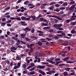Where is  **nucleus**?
I'll return each mask as SVG.
<instances>
[{
    "label": "nucleus",
    "instance_id": "obj_26",
    "mask_svg": "<svg viewBox=\"0 0 76 76\" xmlns=\"http://www.w3.org/2000/svg\"><path fill=\"white\" fill-rule=\"evenodd\" d=\"M20 9H23V10H24V11H25V10H26L27 9L25 8H24V7L23 6L20 8Z\"/></svg>",
    "mask_w": 76,
    "mask_h": 76
},
{
    "label": "nucleus",
    "instance_id": "obj_18",
    "mask_svg": "<svg viewBox=\"0 0 76 76\" xmlns=\"http://www.w3.org/2000/svg\"><path fill=\"white\" fill-rule=\"evenodd\" d=\"M31 18H32L33 20H35V19H36V16L35 15H31Z\"/></svg>",
    "mask_w": 76,
    "mask_h": 76
},
{
    "label": "nucleus",
    "instance_id": "obj_52",
    "mask_svg": "<svg viewBox=\"0 0 76 76\" xmlns=\"http://www.w3.org/2000/svg\"><path fill=\"white\" fill-rule=\"evenodd\" d=\"M35 66V64H34V63H32L31 64V67H33V66Z\"/></svg>",
    "mask_w": 76,
    "mask_h": 76
},
{
    "label": "nucleus",
    "instance_id": "obj_61",
    "mask_svg": "<svg viewBox=\"0 0 76 76\" xmlns=\"http://www.w3.org/2000/svg\"><path fill=\"white\" fill-rule=\"evenodd\" d=\"M12 22V20H9L8 21H7V23H11Z\"/></svg>",
    "mask_w": 76,
    "mask_h": 76
},
{
    "label": "nucleus",
    "instance_id": "obj_28",
    "mask_svg": "<svg viewBox=\"0 0 76 76\" xmlns=\"http://www.w3.org/2000/svg\"><path fill=\"white\" fill-rule=\"evenodd\" d=\"M71 32L72 34H76V31H75V30H72L71 31Z\"/></svg>",
    "mask_w": 76,
    "mask_h": 76
},
{
    "label": "nucleus",
    "instance_id": "obj_38",
    "mask_svg": "<svg viewBox=\"0 0 76 76\" xmlns=\"http://www.w3.org/2000/svg\"><path fill=\"white\" fill-rule=\"evenodd\" d=\"M67 3L66 2H65L63 4V6H67Z\"/></svg>",
    "mask_w": 76,
    "mask_h": 76
},
{
    "label": "nucleus",
    "instance_id": "obj_39",
    "mask_svg": "<svg viewBox=\"0 0 76 76\" xmlns=\"http://www.w3.org/2000/svg\"><path fill=\"white\" fill-rule=\"evenodd\" d=\"M69 4H75V1H72L70 2Z\"/></svg>",
    "mask_w": 76,
    "mask_h": 76
},
{
    "label": "nucleus",
    "instance_id": "obj_54",
    "mask_svg": "<svg viewBox=\"0 0 76 76\" xmlns=\"http://www.w3.org/2000/svg\"><path fill=\"white\" fill-rule=\"evenodd\" d=\"M30 51L32 52L33 51V50H34V49H33V48H32V47H31L30 48Z\"/></svg>",
    "mask_w": 76,
    "mask_h": 76
},
{
    "label": "nucleus",
    "instance_id": "obj_32",
    "mask_svg": "<svg viewBox=\"0 0 76 76\" xmlns=\"http://www.w3.org/2000/svg\"><path fill=\"white\" fill-rule=\"evenodd\" d=\"M67 36H69L70 37H72L73 36V35H72V34H67Z\"/></svg>",
    "mask_w": 76,
    "mask_h": 76
},
{
    "label": "nucleus",
    "instance_id": "obj_2",
    "mask_svg": "<svg viewBox=\"0 0 76 76\" xmlns=\"http://www.w3.org/2000/svg\"><path fill=\"white\" fill-rule=\"evenodd\" d=\"M31 30V28H29V27H27L25 28L24 29H23V31H25V33L26 34H27L28 32H30Z\"/></svg>",
    "mask_w": 76,
    "mask_h": 76
},
{
    "label": "nucleus",
    "instance_id": "obj_17",
    "mask_svg": "<svg viewBox=\"0 0 76 76\" xmlns=\"http://www.w3.org/2000/svg\"><path fill=\"white\" fill-rule=\"evenodd\" d=\"M37 44H38L39 46H41V45H42V43L39 41L38 42Z\"/></svg>",
    "mask_w": 76,
    "mask_h": 76
},
{
    "label": "nucleus",
    "instance_id": "obj_13",
    "mask_svg": "<svg viewBox=\"0 0 76 76\" xmlns=\"http://www.w3.org/2000/svg\"><path fill=\"white\" fill-rule=\"evenodd\" d=\"M39 36V37H42V36H44V34H43V32L42 31L41 32L39 33L38 34Z\"/></svg>",
    "mask_w": 76,
    "mask_h": 76
},
{
    "label": "nucleus",
    "instance_id": "obj_4",
    "mask_svg": "<svg viewBox=\"0 0 76 76\" xmlns=\"http://www.w3.org/2000/svg\"><path fill=\"white\" fill-rule=\"evenodd\" d=\"M16 50H17V48H16V47H12L11 48V51H12V52H13V53H15V52H16L15 51H16ZM14 50L15 51L13 50Z\"/></svg>",
    "mask_w": 76,
    "mask_h": 76
},
{
    "label": "nucleus",
    "instance_id": "obj_44",
    "mask_svg": "<svg viewBox=\"0 0 76 76\" xmlns=\"http://www.w3.org/2000/svg\"><path fill=\"white\" fill-rule=\"evenodd\" d=\"M10 19H11L12 20H16V18L15 17H10Z\"/></svg>",
    "mask_w": 76,
    "mask_h": 76
},
{
    "label": "nucleus",
    "instance_id": "obj_45",
    "mask_svg": "<svg viewBox=\"0 0 76 76\" xmlns=\"http://www.w3.org/2000/svg\"><path fill=\"white\" fill-rule=\"evenodd\" d=\"M60 59L58 58H55V60L56 61H60Z\"/></svg>",
    "mask_w": 76,
    "mask_h": 76
},
{
    "label": "nucleus",
    "instance_id": "obj_24",
    "mask_svg": "<svg viewBox=\"0 0 76 76\" xmlns=\"http://www.w3.org/2000/svg\"><path fill=\"white\" fill-rule=\"evenodd\" d=\"M71 24L72 25H76V22H71Z\"/></svg>",
    "mask_w": 76,
    "mask_h": 76
},
{
    "label": "nucleus",
    "instance_id": "obj_40",
    "mask_svg": "<svg viewBox=\"0 0 76 76\" xmlns=\"http://www.w3.org/2000/svg\"><path fill=\"white\" fill-rule=\"evenodd\" d=\"M15 19L17 20H21V18H20L19 17H18L16 18H15Z\"/></svg>",
    "mask_w": 76,
    "mask_h": 76
},
{
    "label": "nucleus",
    "instance_id": "obj_31",
    "mask_svg": "<svg viewBox=\"0 0 76 76\" xmlns=\"http://www.w3.org/2000/svg\"><path fill=\"white\" fill-rule=\"evenodd\" d=\"M31 38H35V39H37V36H31Z\"/></svg>",
    "mask_w": 76,
    "mask_h": 76
},
{
    "label": "nucleus",
    "instance_id": "obj_12",
    "mask_svg": "<svg viewBox=\"0 0 76 76\" xmlns=\"http://www.w3.org/2000/svg\"><path fill=\"white\" fill-rule=\"evenodd\" d=\"M63 74L64 75V76H67V75L69 76V74H68V72H64Z\"/></svg>",
    "mask_w": 76,
    "mask_h": 76
},
{
    "label": "nucleus",
    "instance_id": "obj_25",
    "mask_svg": "<svg viewBox=\"0 0 76 76\" xmlns=\"http://www.w3.org/2000/svg\"><path fill=\"white\" fill-rule=\"evenodd\" d=\"M21 18L22 19V20H25L26 17H25V16H23L21 17Z\"/></svg>",
    "mask_w": 76,
    "mask_h": 76
},
{
    "label": "nucleus",
    "instance_id": "obj_10",
    "mask_svg": "<svg viewBox=\"0 0 76 76\" xmlns=\"http://www.w3.org/2000/svg\"><path fill=\"white\" fill-rule=\"evenodd\" d=\"M73 20H74L72 19V18L70 19H67L66 20V22L67 23H69L70 22H72V21H73Z\"/></svg>",
    "mask_w": 76,
    "mask_h": 76
},
{
    "label": "nucleus",
    "instance_id": "obj_59",
    "mask_svg": "<svg viewBox=\"0 0 76 76\" xmlns=\"http://www.w3.org/2000/svg\"><path fill=\"white\" fill-rule=\"evenodd\" d=\"M31 33H34V31H35V29L34 28H33L32 29H31Z\"/></svg>",
    "mask_w": 76,
    "mask_h": 76
},
{
    "label": "nucleus",
    "instance_id": "obj_49",
    "mask_svg": "<svg viewBox=\"0 0 76 76\" xmlns=\"http://www.w3.org/2000/svg\"><path fill=\"white\" fill-rule=\"evenodd\" d=\"M39 20L40 21H43L44 20V18H40L39 19Z\"/></svg>",
    "mask_w": 76,
    "mask_h": 76
},
{
    "label": "nucleus",
    "instance_id": "obj_7",
    "mask_svg": "<svg viewBox=\"0 0 76 76\" xmlns=\"http://www.w3.org/2000/svg\"><path fill=\"white\" fill-rule=\"evenodd\" d=\"M75 6L76 5H75L73 4L69 8V10H73L75 9Z\"/></svg>",
    "mask_w": 76,
    "mask_h": 76
},
{
    "label": "nucleus",
    "instance_id": "obj_22",
    "mask_svg": "<svg viewBox=\"0 0 76 76\" xmlns=\"http://www.w3.org/2000/svg\"><path fill=\"white\" fill-rule=\"evenodd\" d=\"M16 59L17 60H20L21 59V58L20 57H19V56H17L16 57Z\"/></svg>",
    "mask_w": 76,
    "mask_h": 76
},
{
    "label": "nucleus",
    "instance_id": "obj_9",
    "mask_svg": "<svg viewBox=\"0 0 76 76\" xmlns=\"http://www.w3.org/2000/svg\"><path fill=\"white\" fill-rule=\"evenodd\" d=\"M45 66H37V68H39V69H45Z\"/></svg>",
    "mask_w": 76,
    "mask_h": 76
},
{
    "label": "nucleus",
    "instance_id": "obj_55",
    "mask_svg": "<svg viewBox=\"0 0 76 76\" xmlns=\"http://www.w3.org/2000/svg\"><path fill=\"white\" fill-rule=\"evenodd\" d=\"M60 10H64L65 9V7H61L60 8Z\"/></svg>",
    "mask_w": 76,
    "mask_h": 76
},
{
    "label": "nucleus",
    "instance_id": "obj_60",
    "mask_svg": "<svg viewBox=\"0 0 76 76\" xmlns=\"http://www.w3.org/2000/svg\"><path fill=\"white\" fill-rule=\"evenodd\" d=\"M54 38L55 39H58V37L57 36H56L54 37Z\"/></svg>",
    "mask_w": 76,
    "mask_h": 76
},
{
    "label": "nucleus",
    "instance_id": "obj_57",
    "mask_svg": "<svg viewBox=\"0 0 76 76\" xmlns=\"http://www.w3.org/2000/svg\"><path fill=\"white\" fill-rule=\"evenodd\" d=\"M64 38H67V39H70L71 38L67 36H64Z\"/></svg>",
    "mask_w": 76,
    "mask_h": 76
},
{
    "label": "nucleus",
    "instance_id": "obj_30",
    "mask_svg": "<svg viewBox=\"0 0 76 76\" xmlns=\"http://www.w3.org/2000/svg\"><path fill=\"white\" fill-rule=\"evenodd\" d=\"M28 3H29V1H26L24 2V4L25 5H26L27 4H28Z\"/></svg>",
    "mask_w": 76,
    "mask_h": 76
},
{
    "label": "nucleus",
    "instance_id": "obj_56",
    "mask_svg": "<svg viewBox=\"0 0 76 76\" xmlns=\"http://www.w3.org/2000/svg\"><path fill=\"white\" fill-rule=\"evenodd\" d=\"M63 31H57L58 34H60V33H63Z\"/></svg>",
    "mask_w": 76,
    "mask_h": 76
},
{
    "label": "nucleus",
    "instance_id": "obj_27",
    "mask_svg": "<svg viewBox=\"0 0 76 76\" xmlns=\"http://www.w3.org/2000/svg\"><path fill=\"white\" fill-rule=\"evenodd\" d=\"M50 63H51V64H54L56 63V62H54L53 61H52L50 60Z\"/></svg>",
    "mask_w": 76,
    "mask_h": 76
},
{
    "label": "nucleus",
    "instance_id": "obj_50",
    "mask_svg": "<svg viewBox=\"0 0 76 76\" xmlns=\"http://www.w3.org/2000/svg\"><path fill=\"white\" fill-rule=\"evenodd\" d=\"M69 44H70V45L72 46L73 45V42H71L69 43Z\"/></svg>",
    "mask_w": 76,
    "mask_h": 76
},
{
    "label": "nucleus",
    "instance_id": "obj_21",
    "mask_svg": "<svg viewBox=\"0 0 76 76\" xmlns=\"http://www.w3.org/2000/svg\"><path fill=\"white\" fill-rule=\"evenodd\" d=\"M54 6H55L54 5V6H50V7H49L50 10H53V8H54Z\"/></svg>",
    "mask_w": 76,
    "mask_h": 76
},
{
    "label": "nucleus",
    "instance_id": "obj_46",
    "mask_svg": "<svg viewBox=\"0 0 76 76\" xmlns=\"http://www.w3.org/2000/svg\"><path fill=\"white\" fill-rule=\"evenodd\" d=\"M28 6H34V4H32L31 3H30V4H28Z\"/></svg>",
    "mask_w": 76,
    "mask_h": 76
},
{
    "label": "nucleus",
    "instance_id": "obj_3",
    "mask_svg": "<svg viewBox=\"0 0 76 76\" xmlns=\"http://www.w3.org/2000/svg\"><path fill=\"white\" fill-rule=\"evenodd\" d=\"M62 26H63V24L60 23L59 24H54L53 25V26L55 28H57V27H58V28H61Z\"/></svg>",
    "mask_w": 76,
    "mask_h": 76
},
{
    "label": "nucleus",
    "instance_id": "obj_64",
    "mask_svg": "<svg viewBox=\"0 0 76 76\" xmlns=\"http://www.w3.org/2000/svg\"><path fill=\"white\" fill-rule=\"evenodd\" d=\"M18 66H16L14 67V69H18Z\"/></svg>",
    "mask_w": 76,
    "mask_h": 76
},
{
    "label": "nucleus",
    "instance_id": "obj_48",
    "mask_svg": "<svg viewBox=\"0 0 76 76\" xmlns=\"http://www.w3.org/2000/svg\"><path fill=\"white\" fill-rule=\"evenodd\" d=\"M35 74V72H34V71H33L32 72H30V75H34V74Z\"/></svg>",
    "mask_w": 76,
    "mask_h": 76
},
{
    "label": "nucleus",
    "instance_id": "obj_23",
    "mask_svg": "<svg viewBox=\"0 0 76 76\" xmlns=\"http://www.w3.org/2000/svg\"><path fill=\"white\" fill-rule=\"evenodd\" d=\"M75 74V72H73L69 74L68 76H71L72 75H74Z\"/></svg>",
    "mask_w": 76,
    "mask_h": 76
},
{
    "label": "nucleus",
    "instance_id": "obj_1",
    "mask_svg": "<svg viewBox=\"0 0 76 76\" xmlns=\"http://www.w3.org/2000/svg\"><path fill=\"white\" fill-rule=\"evenodd\" d=\"M49 17L50 18H56L58 20H62V18H61L60 17H58V16H56V15H49Z\"/></svg>",
    "mask_w": 76,
    "mask_h": 76
},
{
    "label": "nucleus",
    "instance_id": "obj_51",
    "mask_svg": "<svg viewBox=\"0 0 76 76\" xmlns=\"http://www.w3.org/2000/svg\"><path fill=\"white\" fill-rule=\"evenodd\" d=\"M10 9V7H7L6 8H5V9H4V10H9Z\"/></svg>",
    "mask_w": 76,
    "mask_h": 76
},
{
    "label": "nucleus",
    "instance_id": "obj_33",
    "mask_svg": "<svg viewBox=\"0 0 76 76\" xmlns=\"http://www.w3.org/2000/svg\"><path fill=\"white\" fill-rule=\"evenodd\" d=\"M66 63H74V61H66Z\"/></svg>",
    "mask_w": 76,
    "mask_h": 76
},
{
    "label": "nucleus",
    "instance_id": "obj_47",
    "mask_svg": "<svg viewBox=\"0 0 76 76\" xmlns=\"http://www.w3.org/2000/svg\"><path fill=\"white\" fill-rule=\"evenodd\" d=\"M53 31H54V30L53 29H49V32H53Z\"/></svg>",
    "mask_w": 76,
    "mask_h": 76
},
{
    "label": "nucleus",
    "instance_id": "obj_5",
    "mask_svg": "<svg viewBox=\"0 0 76 76\" xmlns=\"http://www.w3.org/2000/svg\"><path fill=\"white\" fill-rule=\"evenodd\" d=\"M72 15H73L71 16V18L74 20H75V19H76V18H76V16L75 15H76V14L75 13H72Z\"/></svg>",
    "mask_w": 76,
    "mask_h": 76
},
{
    "label": "nucleus",
    "instance_id": "obj_14",
    "mask_svg": "<svg viewBox=\"0 0 76 76\" xmlns=\"http://www.w3.org/2000/svg\"><path fill=\"white\" fill-rule=\"evenodd\" d=\"M65 70H66V72H69L70 70V68H66L64 69Z\"/></svg>",
    "mask_w": 76,
    "mask_h": 76
},
{
    "label": "nucleus",
    "instance_id": "obj_19",
    "mask_svg": "<svg viewBox=\"0 0 76 76\" xmlns=\"http://www.w3.org/2000/svg\"><path fill=\"white\" fill-rule=\"evenodd\" d=\"M64 13V12L63 11H60V12H59L58 13V15H61Z\"/></svg>",
    "mask_w": 76,
    "mask_h": 76
},
{
    "label": "nucleus",
    "instance_id": "obj_37",
    "mask_svg": "<svg viewBox=\"0 0 76 76\" xmlns=\"http://www.w3.org/2000/svg\"><path fill=\"white\" fill-rule=\"evenodd\" d=\"M25 40H26L27 41H30V39H29L28 37H26L25 38Z\"/></svg>",
    "mask_w": 76,
    "mask_h": 76
},
{
    "label": "nucleus",
    "instance_id": "obj_43",
    "mask_svg": "<svg viewBox=\"0 0 76 76\" xmlns=\"http://www.w3.org/2000/svg\"><path fill=\"white\" fill-rule=\"evenodd\" d=\"M6 25V23H5L3 22L1 24V26H4Z\"/></svg>",
    "mask_w": 76,
    "mask_h": 76
},
{
    "label": "nucleus",
    "instance_id": "obj_36",
    "mask_svg": "<svg viewBox=\"0 0 76 76\" xmlns=\"http://www.w3.org/2000/svg\"><path fill=\"white\" fill-rule=\"evenodd\" d=\"M57 36H58V37H61V38H63V36L61 34H57Z\"/></svg>",
    "mask_w": 76,
    "mask_h": 76
},
{
    "label": "nucleus",
    "instance_id": "obj_29",
    "mask_svg": "<svg viewBox=\"0 0 76 76\" xmlns=\"http://www.w3.org/2000/svg\"><path fill=\"white\" fill-rule=\"evenodd\" d=\"M12 39H15V40H17L18 39V38L14 37H12Z\"/></svg>",
    "mask_w": 76,
    "mask_h": 76
},
{
    "label": "nucleus",
    "instance_id": "obj_41",
    "mask_svg": "<svg viewBox=\"0 0 76 76\" xmlns=\"http://www.w3.org/2000/svg\"><path fill=\"white\" fill-rule=\"evenodd\" d=\"M46 74L47 75H52V73L50 72H47Z\"/></svg>",
    "mask_w": 76,
    "mask_h": 76
},
{
    "label": "nucleus",
    "instance_id": "obj_11",
    "mask_svg": "<svg viewBox=\"0 0 76 76\" xmlns=\"http://www.w3.org/2000/svg\"><path fill=\"white\" fill-rule=\"evenodd\" d=\"M69 57H65L64 58L62 59V60H63L64 61H67V60H69Z\"/></svg>",
    "mask_w": 76,
    "mask_h": 76
},
{
    "label": "nucleus",
    "instance_id": "obj_34",
    "mask_svg": "<svg viewBox=\"0 0 76 76\" xmlns=\"http://www.w3.org/2000/svg\"><path fill=\"white\" fill-rule=\"evenodd\" d=\"M42 25H43V26H48V24L42 23Z\"/></svg>",
    "mask_w": 76,
    "mask_h": 76
},
{
    "label": "nucleus",
    "instance_id": "obj_63",
    "mask_svg": "<svg viewBox=\"0 0 76 76\" xmlns=\"http://www.w3.org/2000/svg\"><path fill=\"white\" fill-rule=\"evenodd\" d=\"M58 3L59 4H63V2L62 1H60L58 2Z\"/></svg>",
    "mask_w": 76,
    "mask_h": 76
},
{
    "label": "nucleus",
    "instance_id": "obj_53",
    "mask_svg": "<svg viewBox=\"0 0 76 76\" xmlns=\"http://www.w3.org/2000/svg\"><path fill=\"white\" fill-rule=\"evenodd\" d=\"M41 74L42 75H43L44 76H45V74H46V73H45V72H43V71L42 72Z\"/></svg>",
    "mask_w": 76,
    "mask_h": 76
},
{
    "label": "nucleus",
    "instance_id": "obj_20",
    "mask_svg": "<svg viewBox=\"0 0 76 76\" xmlns=\"http://www.w3.org/2000/svg\"><path fill=\"white\" fill-rule=\"evenodd\" d=\"M54 4H56V2H52L50 4V6H53Z\"/></svg>",
    "mask_w": 76,
    "mask_h": 76
},
{
    "label": "nucleus",
    "instance_id": "obj_16",
    "mask_svg": "<svg viewBox=\"0 0 76 76\" xmlns=\"http://www.w3.org/2000/svg\"><path fill=\"white\" fill-rule=\"evenodd\" d=\"M25 35H26L25 34H21L20 36L21 37V38H22L24 39L25 38Z\"/></svg>",
    "mask_w": 76,
    "mask_h": 76
},
{
    "label": "nucleus",
    "instance_id": "obj_58",
    "mask_svg": "<svg viewBox=\"0 0 76 76\" xmlns=\"http://www.w3.org/2000/svg\"><path fill=\"white\" fill-rule=\"evenodd\" d=\"M25 20H26L29 21L30 20L29 19V18H27L26 17Z\"/></svg>",
    "mask_w": 76,
    "mask_h": 76
},
{
    "label": "nucleus",
    "instance_id": "obj_35",
    "mask_svg": "<svg viewBox=\"0 0 76 76\" xmlns=\"http://www.w3.org/2000/svg\"><path fill=\"white\" fill-rule=\"evenodd\" d=\"M46 39L48 40V41H51V40H52V39L51 38H49L48 37H47L46 38Z\"/></svg>",
    "mask_w": 76,
    "mask_h": 76
},
{
    "label": "nucleus",
    "instance_id": "obj_6",
    "mask_svg": "<svg viewBox=\"0 0 76 76\" xmlns=\"http://www.w3.org/2000/svg\"><path fill=\"white\" fill-rule=\"evenodd\" d=\"M35 45L34 44H31L30 45H29V44H27V48H30L31 47H33V46H34Z\"/></svg>",
    "mask_w": 76,
    "mask_h": 76
},
{
    "label": "nucleus",
    "instance_id": "obj_42",
    "mask_svg": "<svg viewBox=\"0 0 76 76\" xmlns=\"http://www.w3.org/2000/svg\"><path fill=\"white\" fill-rule=\"evenodd\" d=\"M55 6H56V7H60V5L58 4H56L55 5Z\"/></svg>",
    "mask_w": 76,
    "mask_h": 76
},
{
    "label": "nucleus",
    "instance_id": "obj_62",
    "mask_svg": "<svg viewBox=\"0 0 76 76\" xmlns=\"http://www.w3.org/2000/svg\"><path fill=\"white\" fill-rule=\"evenodd\" d=\"M55 23H57L58 22V21L57 19H55L54 20Z\"/></svg>",
    "mask_w": 76,
    "mask_h": 76
},
{
    "label": "nucleus",
    "instance_id": "obj_8",
    "mask_svg": "<svg viewBox=\"0 0 76 76\" xmlns=\"http://www.w3.org/2000/svg\"><path fill=\"white\" fill-rule=\"evenodd\" d=\"M20 24L22 26H27V24L25 23L26 22H25L24 21H21L20 22Z\"/></svg>",
    "mask_w": 76,
    "mask_h": 76
},
{
    "label": "nucleus",
    "instance_id": "obj_15",
    "mask_svg": "<svg viewBox=\"0 0 76 76\" xmlns=\"http://www.w3.org/2000/svg\"><path fill=\"white\" fill-rule=\"evenodd\" d=\"M57 28H55L56 29H59V31H63L64 30V29L63 28H61V27H57Z\"/></svg>",
    "mask_w": 76,
    "mask_h": 76
}]
</instances>
